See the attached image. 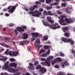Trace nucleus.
I'll return each mask as SVG.
<instances>
[{"label": "nucleus", "instance_id": "nucleus-1", "mask_svg": "<svg viewBox=\"0 0 75 75\" xmlns=\"http://www.w3.org/2000/svg\"><path fill=\"white\" fill-rule=\"evenodd\" d=\"M43 23L44 25L45 26H49L50 28L53 29V30L57 29V28H59L61 27V26L58 25V23H57L53 25L49 24V23L45 22H43Z\"/></svg>", "mask_w": 75, "mask_h": 75}, {"label": "nucleus", "instance_id": "nucleus-2", "mask_svg": "<svg viewBox=\"0 0 75 75\" xmlns=\"http://www.w3.org/2000/svg\"><path fill=\"white\" fill-rule=\"evenodd\" d=\"M53 58H54L53 56H50L47 59V60L45 61V63L42 62L41 63V64L42 65H46V64H46L47 65L48 67H50L51 66L50 65V61L52 60Z\"/></svg>", "mask_w": 75, "mask_h": 75}, {"label": "nucleus", "instance_id": "nucleus-3", "mask_svg": "<svg viewBox=\"0 0 75 75\" xmlns=\"http://www.w3.org/2000/svg\"><path fill=\"white\" fill-rule=\"evenodd\" d=\"M29 14H32V16L35 17H39L40 16L41 14V13L38 10H36L33 12V11H29Z\"/></svg>", "mask_w": 75, "mask_h": 75}, {"label": "nucleus", "instance_id": "nucleus-4", "mask_svg": "<svg viewBox=\"0 0 75 75\" xmlns=\"http://www.w3.org/2000/svg\"><path fill=\"white\" fill-rule=\"evenodd\" d=\"M23 28H22L21 27H17L16 28V30H14V32L15 33H16V35H17L18 34V32H20V33H21V32H24V29H25L27 28V27H26V26H24L23 27Z\"/></svg>", "mask_w": 75, "mask_h": 75}, {"label": "nucleus", "instance_id": "nucleus-5", "mask_svg": "<svg viewBox=\"0 0 75 75\" xmlns=\"http://www.w3.org/2000/svg\"><path fill=\"white\" fill-rule=\"evenodd\" d=\"M16 8V6H8L7 8V10L8 13H13Z\"/></svg>", "mask_w": 75, "mask_h": 75}, {"label": "nucleus", "instance_id": "nucleus-6", "mask_svg": "<svg viewBox=\"0 0 75 75\" xmlns=\"http://www.w3.org/2000/svg\"><path fill=\"white\" fill-rule=\"evenodd\" d=\"M67 16L65 15H61V17H59L58 18L60 19V20L59 21V22L60 24L61 25H67V24L66 23H64V19L63 18H66Z\"/></svg>", "mask_w": 75, "mask_h": 75}, {"label": "nucleus", "instance_id": "nucleus-7", "mask_svg": "<svg viewBox=\"0 0 75 75\" xmlns=\"http://www.w3.org/2000/svg\"><path fill=\"white\" fill-rule=\"evenodd\" d=\"M36 69H40V72H41L42 74H44L45 72H46L47 70L43 67H41V66L40 65H39L37 67H36Z\"/></svg>", "mask_w": 75, "mask_h": 75}, {"label": "nucleus", "instance_id": "nucleus-8", "mask_svg": "<svg viewBox=\"0 0 75 75\" xmlns=\"http://www.w3.org/2000/svg\"><path fill=\"white\" fill-rule=\"evenodd\" d=\"M36 42L37 43V44H40V40L37 39L36 41L35 42V45L37 47V48H38V50H40V48H41V47H42V45H37V44H35Z\"/></svg>", "mask_w": 75, "mask_h": 75}, {"label": "nucleus", "instance_id": "nucleus-9", "mask_svg": "<svg viewBox=\"0 0 75 75\" xmlns=\"http://www.w3.org/2000/svg\"><path fill=\"white\" fill-rule=\"evenodd\" d=\"M8 64H9V62H7L4 65L2 66V68L3 69H8V68H9V66L8 65Z\"/></svg>", "mask_w": 75, "mask_h": 75}, {"label": "nucleus", "instance_id": "nucleus-10", "mask_svg": "<svg viewBox=\"0 0 75 75\" xmlns=\"http://www.w3.org/2000/svg\"><path fill=\"white\" fill-rule=\"evenodd\" d=\"M65 21L67 23H69V24L73 23V20L71 18L68 19L67 18H66L65 19Z\"/></svg>", "mask_w": 75, "mask_h": 75}, {"label": "nucleus", "instance_id": "nucleus-11", "mask_svg": "<svg viewBox=\"0 0 75 75\" xmlns=\"http://www.w3.org/2000/svg\"><path fill=\"white\" fill-rule=\"evenodd\" d=\"M29 65L30 67L28 66V68L30 69V70H34V65L31 63H29Z\"/></svg>", "mask_w": 75, "mask_h": 75}, {"label": "nucleus", "instance_id": "nucleus-12", "mask_svg": "<svg viewBox=\"0 0 75 75\" xmlns=\"http://www.w3.org/2000/svg\"><path fill=\"white\" fill-rule=\"evenodd\" d=\"M9 66L10 67H14V68H17V64L16 63H11L9 64Z\"/></svg>", "mask_w": 75, "mask_h": 75}, {"label": "nucleus", "instance_id": "nucleus-13", "mask_svg": "<svg viewBox=\"0 0 75 75\" xmlns=\"http://www.w3.org/2000/svg\"><path fill=\"white\" fill-rule=\"evenodd\" d=\"M62 41L64 42H68V39H66L65 38L62 37Z\"/></svg>", "mask_w": 75, "mask_h": 75}, {"label": "nucleus", "instance_id": "nucleus-14", "mask_svg": "<svg viewBox=\"0 0 75 75\" xmlns=\"http://www.w3.org/2000/svg\"><path fill=\"white\" fill-rule=\"evenodd\" d=\"M28 35L27 34H26V33H24L23 35V39L24 40H25V39H27V38H28Z\"/></svg>", "mask_w": 75, "mask_h": 75}, {"label": "nucleus", "instance_id": "nucleus-15", "mask_svg": "<svg viewBox=\"0 0 75 75\" xmlns=\"http://www.w3.org/2000/svg\"><path fill=\"white\" fill-rule=\"evenodd\" d=\"M32 35L33 36H34L35 37H37L38 36V35H39V34L38 33H31Z\"/></svg>", "mask_w": 75, "mask_h": 75}, {"label": "nucleus", "instance_id": "nucleus-16", "mask_svg": "<svg viewBox=\"0 0 75 75\" xmlns=\"http://www.w3.org/2000/svg\"><path fill=\"white\" fill-rule=\"evenodd\" d=\"M70 42L71 44H74V42L71 39H69L68 40V42Z\"/></svg>", "mask_w": 75, "mask_h": 75}, {"label": "nucleus", "instance_id": "nucleus-17", "mask_svg": "<svg viewBox=\"0 0 75 75\" xmlns=\"http://www.w3.org/2000/svg\"><path fill=\"white\" fill-rule=\"evenodd\" d=\"M12 56H17L18 53L17 52H12Z\"/></svg>", "mask_w": 75, "mask_h": 75}, {"label": "nucleus", "instance_id": "nucleus-18", "mask_svg": "<svg viewBox=\"0 0 75 75\" xmlns=\"http://www.w3.org/2000/svg\"><path fill=\"white\" fill-rule=\"evenodd\" d=\"M1 45H2L3 46H4L6 48H8V47H9V46H8V45L5 43H2L1 44Z\"/></svg>", "mask_w": 75, "mask_h": 75}, {"label": "nucleus", "instance_id": "nucleus-19", "mask_svg": "<svg viewBox=\"0 0 75 75\" xmlns=\"http://www.w3.org/2000/svg\"><path fill=\"white\" fill-rule=\"evenodd\" d=\"M49 47H50V46L48 45H45L43 47V48L45 50H48L49 48Z\"/></svg>", "mask_w": 75, "mask_h": 75}, {"label": "nucleus", "instance_id": "nucleus-20", "mask_svg": "<svg viewBox=\"0 0 75 75\" xmlns=\"http://www.w3.org/2000/svg\"><path fill=\"white\" fill-rule=\"evenodd\" d=\"M29 10L31 11H33L34 10V7H33V6H31L29 8Z\"/></svg>", "mask_w": 75, "mask_h": 75}, {"label": "nucleus", "instance_id": "nucleus-21", "mask_svg": "<svg viewBox=\"0 0 75 75\" xmlns=\"http://www.w3.org/2000/svg\"><path fill=\"white\" fill-rule=\"evenodd\" d=\"M11 69V71L12 72H13L14 73L16 72H17V70L15 69Z\"/></svg>", "mask_w": 75, "mask_h": 75}, {"label": "nucleus", "instance_id": "nucleus-22", "mask_svg": "<svg viewBox=\"0 0 75 75\" xmlns=\"http://www.w3.org/2000/svg\"><path fill=\"white\" fill-rule=\"evenodd\" d=\"M47 15L49 16H53L52 13H51V11H47Z\"/></svg>", "mask_w": 75, "mask_h": 75}, {"label": "nucleus", "instance_id": "nucleus-23", "mask_svg": "<svg viewBox=\"0 0 75 75\" xmlns=\"http://www.w3.org/2000/svg\"><path fill=\"white\" fill-rule=\"evenodd\" d=\"M48 36L45 35L44 36L43 39L44 41H46V40H48Z\"/></svg>", "mask_w": 75, "mask_h": 75}, {"label": "nucleus", "instance_id": "nucleus-24", "mask_svg": "<svg viewBox=\"0 0 75 75\" xmlns=\"http://www.w3.org/2000/svg\"><path fill=\"white\" fill-rule=\"evenodd\" d=\"M62 30L64 32H65L68 30V27H64L62 28Z\"/></svg>", "mask_w": 75, "mask_h": 75}, {"label": "nucleus", "instance_id": "nucleus-25", "mask_svg": "<svg viewBox=\"0 0 75 75\" xmlns=\"http://www.w3.org/2000/svg\"><path fill=\"white\" fill-rule=\"evenodd\" d=\"M7 58L6 57H3V58H1L0 59V60L1 61H6L7 60Z\"/></svg>", "mask_w": 75, "mask_h": 75}, {"label": "nucleus", "instance_id": "nucleus-26", "mask_svg": "<svg viewBox=\"0 0 75 75\" xmlns=\"http://www.w3.org/2000/svg\"><path fill=\"white\" fill-rule=\"evenodd\" d=\"M38 64H39L38 62V61H36V62L34 63V66H35V67H36L38 65Z\"/></svg>", "mask_w": 75, "mask_h": 75}, {"label": "nucleus", "instance_id": "nucleus-27", "mask_svg": "<svg viewBox=\"0 0 75 75\" xmlns=\"http://www.w3.org/2000/svg\"><path fill=\"white\" fill-rule=\"evenodd\" d=\"M21 74V73L20 72H16L14 74H11V75H19Z\"/></svg>", "mask_w": 75, "mask_h": 75}, {"label": "nucleus", "instance_id": "nucleus-28", "mask_svg": "<svg viewBox=\"0 0 75 75\" xmlns=\"http://www.w3.org/2000/svg\"><path fill=\"white\" fill-rule=\"evenodd\" d=\"M58 3L57 2H55L53 4H50V5L52 6H54V5H58Z\"/></svg>", "mask_w": 75, "mask_h": 75}, {"label": "nucleus", "instance_id": "nucleus-29", "mask_svg": "<svg viewBox=\"0 0 75 75\" xmlns=\"http://www.w3.org/2000/svg\"><path fill=\"white\" fill-rule=\"evenodd\" d=\"M33 7L34 10H35V8H38V5H35L33 6Z\"/></svg>", "mask_w": 75, "mask_h": 75}, {"label": "nucleus", "instance_id": "nucleus-30", "mask_svg": "<svg viewBox=\"0 0 75 75\" xmlns=\"http://www.w3.org/2000/svg\"><path fill=\"white\" fill-rule=\"evenodd\" d=\"M46 18L47 21H49L50 20H51V17L50 16H47L46 17Z\"/></svg>", "mask_w": 75, "mask_h": 75}, {"label": "nucleus", "instance_id": "nucleus-31", "mask_svg": "<svg viewBox=\"0 0 75 75\" xmlns=\"http://www.w3.org/2000/svg\"><path fill=\"white\" fill-rule=\"evenodd\" d=\"M27 42V41H21L20 42V44L22 45H24L25 43V42Z\"/></svg>", "mask_w": 75, "mask_h": 75}, {"label": "nucleus", "instance_id": "nucleus-32", "mask_svg": "<svg viewBox=\"0 0 75 75\" xmlns=\"http://www.w3.org/2000/svg\"><path fill=\"white\" fill-rule=\"evenodd\" d=\"M8 51H9V50L8 49H7L6 51L5 52V54L6 55H8Z\"/></svg>", "mask_w": 75, "mask_h": 75}, {"label": "nucleus", "instance_id": "nucleus-33", "mask_svg": "<svg viewBox=\"0 0 75 75\" xmlns=\"http://www.w3.org/2000/svg\"><path fill=\"white\" fill-rule=\"evenodd\" d=\"M64 64L65 66H69V64H68V62L66 61H64Z\"/></svg>", "mask_w": 75, "mask_h": 75}, {"label": "nucleus", "instance_id": "nucleus-34", "mask_svg": "<svg viewBox=\"0 0 75 75\" xmlns=\"http://www.w3.org/2000/svg\"><path fill=\"white\" fill-rule=\"evenodd\" d=\"M44 52H45V50L43 49L40 50L39 52V53H40V54H42V53Z\"/></svg>", "mask_w": 75, "mask_h": 75}, {"label": "nucleus", "instance_id": "nucleus-35", "mask_svg": "<svg viewBox=\"0 0 75 75\" xmlns=\"http://www.w3.org/2000/svg\"><path fill=\"white\" fill-rule=\"evenodd\" d=\"M64 35L65 37H69V35L68 33H64Z\"/></svg>", "mask_w": 75, "mask_h": 75}, {"label": "nucleus", "instance_id": "nucleus-36", "mask_svg": "<svg viewBox=\"0 0 75 75\" xmlns=\"http://www.w3.org/2000/svg\"><path fill=\"white\" fill-rule=\"evenodd\" d=\"M56 63V60H54L52 61V65H54L55 63Z\"/></svg>", "mask_w": 75, "mask_h": 75}, {"label": "nucleus", "instance_id": "nucleus-37", "mask_svg": "<svg viewBox=\"0 0 75 75\" xmlns=\"http://www.w3.org/2000/svg\"><path fill=\"white\" fill-rule=\"evenodd\" d=\"M43 13L44 15H47L48 11L47 12L46 11H44Z\"/></svg>", "mask_w": 75, "mask_h": 75}, {"label": "nucleus", "instance_id": "nucleus-38", "mask_svg": "<svg viewBox=\"0 0 75 75\" xmlns=\"http://www.w3.org/2000/svg\"><path fill=\"white\" fill-rule=\"evenodd\" d=\"M50 49H49L48 51H47V52L46 53V54H47V55H48L50 54Z\"/></svg>", "mask_w": 75, "mask_h": 75}, {"label": "nucleus", "instance_id": "nucleus-39", "mask_svg": "<svg viewBox=\"0 0 75 75\" xmlns=\"http://www.w3.org/2000/svg\"><path fill=\"white\" fill-rule=\"evenodd\" d=\"M49 23H51V24H54V20H52L51 19L49 21Z\"/></svg>", "mask_w": 75, "mask_h": 75}, {"label": "nucleus", "instance_id": "nucleus-40", "mask_svg": "<svg viewBox=\"0 0 75 75\" xmlns=\"http://www.w3.org/2000/svg\"><path fill=\"white\" fill-rule=\"evenodd\" d=\"M57 13L58 14H62V13L61 12V11L59 10H57Z\"/></svg>", "mask_w": 75, "mask_h": 75}, {"label": "nucleus", "instance_id": "nucleus-41", "mask_svg": "<svg viewBox=\"0 0 75 75\" xmlns=\"http://www.w3.org/2000/svg\"><path fill=\"white\" fill-rule=\"evenodd\" d=\"M59 55L61 57H64V56H65V54H64V53H63L62 52H60Z\"/></svg>", "mask_w": 75, "mask_h": 75}, {"label": "nucleus", "instance_id": "nucleus-42", "mask_svg": "<svg viewBox=\"0 0 75 75\" xmlns=\"http://www.w3.org/2000/svg\"><path fill=\"white\" fill-rule=\"evenodd\" d=\"M8 54H9V55H10L11 56H13V53L12 54V53H11V51H9L8 52Z\"/></svg>", "mask_w": 75, "mask_h": 75}, {"label": "nucleus", "instance_id": "nucleus-43", "mask_svg": "<svg viewBox=\"0 0 75 75\" xmlns=\"http://www.w3.org/2000/svg\"><path fill=\"white\" fill-rule=\"evenodd\" d=\"M41 57H47V55L45 54H43L41 55Z\"/></svg>", "mask_w": 75, "mask_h": 75}, {"label": "nucleus", "instance_id": "nucleus-44", "mask_svg": "<svg viewBox=\"0 0 75 75\" xmlns=\"http://www.w3.org/2000/svg\"><path fill=\"white\" fill-rule=\"evenodd\" d=\"M1 75H9L8 74L6 73H2L1 74Z\"/></svg>", "mask_w": 75, "mask_h": 75}, {"label": "nucleus", "instance_id": "nucleus-45", "mask_svg": "<svg viewBox=\"0 0 75 75\" xmlns=\"http://www.w3.org/2000/svg\"><path fill=\"white\" fill-rule=\"evenodd\" d=\"M52 8V6H49L47 7L46 8L47 10H50V9H51Z\"/></svg>", "mask_w": 75, "mask_h": 75}, {"label": "nucleus", "instance_id": "nucleus-46", "mask_svg": "<svg viewBox=\"0 0 75 75\" xmlns=\"http://www.w3.org/2000/svg\"><path fill=\"white\" fill-rule=\"evenodd\" d=\"M10 61L11 62H14L15 61V59L13 58H11L10 59Z\"/></svg>", "mask_w": 75, "mask_h": 75}, {"label": "nucleus", "instance_id": "nucleus-47", "mask_svg": "<svg viewBox=\"0 0 75 75\" xmlns=\"http://www.w3.org/2000/svg\"><path fill=\"white\" fill-rule=\"evenodd\" d=\"M35 4H41V2H39L38 1H36L35 2Z\"/></svg>", "mask_w": 75, "mask_h": 75}, {"label": "nucleus", "instance_id": "nucleus-48", "mask_svg": "<svg viewBox=\"0 0 75 75\" xmlns=\"http://www.w3.org/2000/svg\"><path fill=\"white\" fill-rule=\"evenodd\" d=\"M14 24L13 23H11L9 24L8 25V26H9V27H13V26H14Z\"/></svg>", "mask_w": 75, "mask_h": 75}, {"label": "nucleus", "instance_id": "nucleus-49", "mask_svg": "<svg viewBox=\"0 0 75 75\" xmlns=\"http://www.w3.org/2000/svg\"><path fill=\"white\" fill-rule=\"evenodd\" d=\"M56 60L58 61H61V59L59 58H56Z\"/></svg>", "mask_w": 75, "mask_h": 75}, {"label": "nucleus", "instance_id": "nucleus-50", "mask_svg": "<svg viewBox=\"0 0 75 75\" xmlns=\"http://www.w3.org/2000/svg\"><path fill=\"white\" fill-rule=\"evenodd\" d=\"M51 1V0H46V3H50Z\"/></svg>", "mask_w": 75, "mask_h": 75}, {"label": "nucleus", "instance_id": "nucleus-51", "mask_svg": "<svg viewBox=\"0 0 75 75\" xmlns=\"http://www.w3.org/2000/svg\"><path fill=\"white\" fill-rule=\"evenodd\" d=\"M35 38L34 37H33L32 39H31V41H34L35 40Z\"/></svg>", "mask_w": 75, "mask_h": 75}, {"label": "nucleus", "instance_id": "nucleus-52", "mask_svg": "<svg viewBox=\"0 0 75 75\" xmlns=\"http://www.w3.org/2000/svg\"><path fill=\"white\" fill-rule=\"evenodd\" d=\"M57 75H64V74L61 72H59L57 74Z\"/></svg>", "mask_w": 75, "mask_h": 75}, {"label": "nucleus", "instance_id": "nucleus-53", "mask_svg": "<svg viewBox=\"0 0 75 75\" xmlns=\"http://www.w3.org/2000/svg\"><path fill=\"white\" fill-rule=\"evenodd\" d=\"M39 10L40 11V12H42V11H44V9L42 8H40L39 9Z\"/></svg>", "mask_w": 75, "mask_h": 75}, {"label": "nucleus", "instance_id": "nucleus-54", "mask_svg": "<svg viewBox=\"0 0 75 75\" xmlns=\"http://www.w3.org/2000/svg\"><path fill=\"white\" fill-rule=\"evenodd\" d=\"M71 52H72V54H75V50L73 49V50H71Z\"/></svg>", "mask_w": 75, "mask_h": 75}, {"label": "nucleus", "instance_id": "nucleus-55", "mask_svg": "<svg viewBox=\"0 0 75 75\" xmlns=\"http://www.w3.org/2000/svg\"><path fill=\"white\" fill-rule=\"evenodd\" d=\"M54 68H59V66L58 65H56L54 66Z\"/></svg>", "mask_w": 75, "mask_h": 75}, {"label": "nucleus", "instance_id": "nucleus-56", "mask_svg": "<svg viewBox=\"0 0 75 75\" xmlns=\"http://www.w3.org/2000/svg\"><path fill=\"white\" fill-rule=\"evenodd\" d=\"M39 1L41 3H44L45 2V0H39Z\"/></svg>", "mask_w": 75, "mask_h": 75}, {"label": "nucleus", "instance_id": "nucleus-57", "mask_svg": "<svg viewBox=\"0 0 75 75\" xmlns=\"http://www.w3.org/2000/svg\"><path fill=\"white\" fill-rule=\"evenodd\" d=\"M41 61H45V60H47V59H45L44 58H41Z\"/></svg>", "mask_w": 75, "mask_h": 75}, {"label": "nucleus", "instance_id": "nucleus-58", "mask_svg": "<svg viewBox=\"0 0 75 75\" xmlns=\"http://www.w3.org/2000/svg\"><path fill=\"white\" fill-rule=\"evenodd\" d=\"M62 6H63V7H65V6H66V4L63 3L62 4Z\"/></svg>", "mask_w": 75, "mask_h": 75}, {"label": "nucleus", "instance_id": "nucleus-59", "mask_svg": "<svg viewBox=\"0 0 75 75\" xmlns=\"http://www.w3.org/2000/svg\"><path fill=\"white\" fill-rule=\"evenodd\" d=\"M5 16H6V17H8L9 16H10V15H9V14L6 13L5 14Z\"/></svg>", "mask_w": 75, "mask_h": 75}, {"label": "nucleus", "instance_id": "nucleus-60", "mask_svg": "<svg viewBox=\"0 0 75 75\" xmlns=\"http://www.w3.org/2000/svg\"><path fill=\"white\" fill-rule=\"evenodd\" d=\"M65 64L64 63H62V68H64L65 67V65H64Z\"/></svg>", "mask_w": 75, "mask_h": 75}, {"label": "nucleus", "instance_id": "nucleus-61", "mask_svg": "<svg viewBox=\"0 0 75 75\" xmlns=\"http://www.w3.org/2000/svg\"><path fill=\"white\" fill-rule=\"evenodd\" d=\"M66 12H67V13H70V11H68V10L67 9H66Z\"/></svg>", "mask_w": 75, "mask_h": 75}, {"label": "nucleus", "instance_id": "nucleus-62", "mask_svg": "<svg viewBox=\"0 0 75 75\" xmlns=\"http://www.w3.org/2000/svg\"><path fill=\"white\" fill-rule=\"evenodd\" d=\"M52 14H53V16H57V14H56V13H53Z\"/></svg>", "mask_w": 75, "mask_h": 75}, {"label": "nucleus", "instance_id": "nucleus-63", "mask_svg": "<svg viewBox=\"0 0 75 75\" xmlns=\"http://www.w3.org/2000/svg\"><path fill=\"white\" fill-rule=\"evenodd\" d=\"M25 11H28L29 10H28V9L27 8H25Z\"/></svg>", "mask_w": 75, "mask_h": 75}, {"label": "nucleus", "instance_id": "nucleus-64", "mask_svg": "<svg viewBox=\"0 0 75 75\" xmlns=\"http://www.w3.org/2000/svg\"><path fill=\"white\" fill-rule=\"evenodd\" d=\"M5 38L6 40H8V38H7V37H5Z\"/></svg>", "mask_w": 75, "mask_h": 75}]
</instances>
